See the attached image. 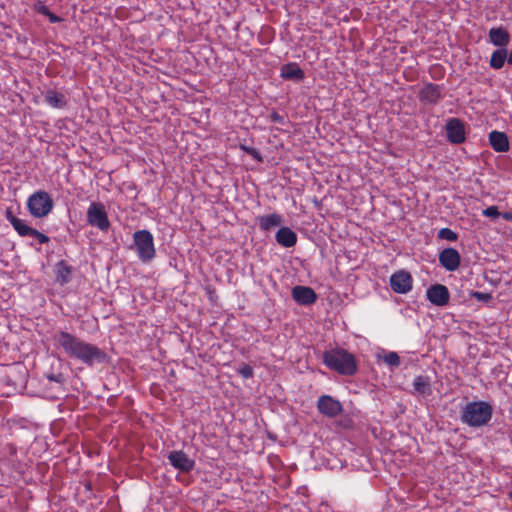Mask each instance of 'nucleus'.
Instances as JSON below:
<instances>
[{"label": "nucleus", "mask_w": 512, "mask_h": 512, "mask_svg": "<svg viewBox=\"0 0 512 512\" xmlns=\"http://www.w3.org/2000/svg\"><path fill=\"white\" fill-rule=\"evenodd\" d=\"M53 341L55 346L61 348L67 357L78 360L89 367L107 360V354L101 348L67 331H56Z\"/></svg>", "instance_id": "nucleus-1"}, {"label": "nucleus", "mask_w": 512, "mask_h": 512, "mask_svg": "<svg viewBox=\"0 0 512 512\" xmlns=\"http://www.w3.org/2000/svg\"><path fill=\"white\" fill-rule=\"evenodd\" d=\"M323 363L342 375L352 376L357 371V364L353 354L345 349H332L323 353Z\"/></svg>", "instance_id": "nucleus-2"}, {"label": "nucleus", "mask_w": 512, "mask_h": 512, "mask_svg": "<svg viewBox=\"0 0 512 512\" xmlns=\"http://www.w3.org/2000/svg\"><path fill=\"white\" fill-rule=\"evenodd\" d=\"M493 407L486 401L467 403L461 411V421L470 427H482L492 418Z\"/></svg>", "instance_id": "nucleus-3"}, {"label": "nucleus", "mask_w": 512, "mask_h": 512, "mask_svg": "<svg viewBox=\"0 0 512 512\" xmlns=\"http://www.w3.org/2000/svg\"><path fill=\"white\" fill-rule=\"evenodd\" d=\"M133 242L137 256L142 262L147 263L155 258L154 238L150 231L145 229L136 231L133 234Z\"/></svg>", "instance_id": "nucleus-4"}, {"label": "nucleus", "mask_w": 512, "mask_h": 512, "mask_svg": "<svg viewBox=\"0 0 512 512\" xmlns=\"http://www.w3.org/2000/svg\"><path fill=\"white\" fill-rule=\"evenodd\" d=\"M26 204L29 213L35 218L46 217L54 207L50 194H30Z\"/></svg>", "instance_id": "nucleus-5"}, {"label": "nucleus", "mask_w": 512, "mask_h": 512, "mask_svg": "<svg viewBox=\"0 0 512 512\" xmlns=\"http://www.w3.org/2000/svg\"><path fill=\"white\" fill-rule=\"evenodd\" d=\"M86 217L89 225L103 232L108 231L111 226L105 206L101 202H92L87 209Z\"/></svg>", "instance_id": "nucleus-6"}, {"label": "nucleus", "mask_w": 512, "mask_h": 512, "mask_svg": "<svg viewBox=\"0 0 512 512\" xmlns=\"http://www.w3.org/2000/svg\"><path fill=\"white\" fill-rule=\"evenodd\" d=\"M443 98V87L441 85L427 82L418 91V99L425 105H436Z\"/></svg>", "instance_id": "nucleus-7"}, {"label": "nucleus", "mask_w": 512, "mask_h": 512, "mask_svg": "<svg viewBox=\"0 0 512 512\" xmlns=\"http://www.w3.org/2000/svg\"><path fill=\"white\" fill-rule=\"evenodd\" d=\"M447 140L452 144H462L466 140L465 124L459 118H450L445 125Z\"/></svg>", "instance_id": "nucleus-8"}, {"label": "nucleus", "mask_w": 512, "mask_h": 512, "mask_svg": "<svg viewBox=\"0 0 512 512\" xmlns=\"http://www.w3.org/2000/svg\"><path fill=\"white\" fill-rule=\"evenodd\" d=\"M317 409L328 418H335L343 412L341 402L330 395H322L318 398Z\"/></svg>", "instance_id": "nucleus-9"}, {"label": "nucleus", "mask_w": 512, "mask_h": 512, "mask_svg": "<svg viewBox=\"0 0 512 512\" xmlns=\"http://www.w3.org/2000/svg\"><path fill=\"white\" fill-rule=\"evenodd\" d=\"M412 284V276L405 270L396 271L390 276V287L395 293H408L412 289Z\"/></svg>", "instance_id": "nucleus-10"}, {"label": "nucleus", "mask_w": 512, "mask_h": 512, "mask_svg": "<svg viewBox=\"0 0 512 512\" xmlns=\"http://www.w3.org/2000/svg\"><path fill=\"white\" fill-rule=\"evenodd\" d=\"M427 299L435 306H445L449 302L450 294L446 286L442 284L431 285L426 291Z\"/></svg>", "instance_id": "nucleus-11"}, {"label": "nucleus", "mask_w": 512, "mask_h": 512, "mask_svg": "<svg viewBox=\"0 0 512 512\" xmlns=\"http://www.w3.org/2000/svg\"><path fill=\"white\" fill-rule=\"evenodd\" d=\"M168 460L174 468L182 472H190L195 467V461L190 459L182 450L171 451L168 454Z\"/></svg>", "instance_id": "nucleus-12"}, {"label": "nucleus", "mask_w": 512, "mask_h": 512, "mask_svg": "<svg viewBox=\"0 0 512 512\" xmlns=\"http://www.w3.org/2000/svg\"><path fill=\"white\" fill-rule=\"evenodd\" d=\"M439 262L447 271H455L461 263V256L454 248H445L439 253Z\"/></svg>", "instance_id": "nucleus-13"}, {"label": "nucleus", "mask_w": 512, "mask_h": 512, "mask_svg": "<svg viewBox=\"0 0 512 512\" xmlns=\"http://www.w3.org/2000/svg\"><path fill=\"white\" fill-rule=\"evenodd\" d=\"M292 297L300 305H310L317 300L315 291L306 286H295L292 289Z\"/></svg>", "instance_id": "nucleus-14"}, {"label": "nucleus", "mask_w": 512, "mask_h": 512, "mask_svg": "<svg viewBox=\"0 0 512 512\" xmlns=\"http://www.w3.org/2000/svg\"><path fill=\"white\" fill-rule=\"evenodd\" d=\"M280 76L285 80L300 82L305 78V72L295 62H289L282 65Z\"/></svg>", "instance_id": "nucleus-15"}, {"label": "nucleus", "mask_w": 512, "mask_h": 512, "mask_svg": "<svg viewBox=\"0 0 512 512\" xmlns=\"http://www.w3.org/2000/svg\"><path fill=\"white\" fill-rule=\"evenodd\" d=\"M55 281L61 286L68 284L72 278L73 268L66 261L61 260L54 266Z\"/></svg>", "instance_id": "nucleus-16"}, {"label": "nucleus", "mask_w": 512, "mask_h": 512, "mask_svg": "<svg viewBox=\"0 0 512 512\" xmlns=\"http://www.w3.org/2000/svg\"><path fill=\"white\" fill-rule=\"evenodd\" d=\"M44 101L47 105L56 109H63L68 104L67 96L55 89H48L44 94Z\"/></svg>", "instance_id": "nucleus-17"}, {"label": "nucleus", "mask_w": 512, "mask_h": 512, "mask_svg": "<svg viewBox=\"0 0 512 512\" xmlns=\"http://www.w3.org/2000/svg\"><path fill=\"white\" fill-rule=\"evenodd\" d=\"M488 36L489 41L493 45L500 48L506 47L510 42V34L507 29L502 26L491 28L489 30Z\"/></svg>", "instance_id": "nucleus-18"}, {"label": "nucleus", "mask_w": 512, "mask_h": 512, "mask_svg": "<svg viewBox=\"0 0 512 512\" xmlns=\"http://www.w3.org/2000/svg\"><path fill=\"white\" fill-rule=\"evenodd\" d=\"M489 143L496 152H507L509 150V140L504 132L494 130L489 134Z\"/></svg>", "instance_id": "nucleus-19"}, {"label": "nucleus", "mask_w": 512, "mask_h": 512, "mask_svg": "<svg viewBox=\"0 0 512 512\" xmlns=\"http://www.w3.org/2000/svg\"><path fill=\"white\" fill-rule=\"evenodd\" d=\"M275 238L277 243L285 248H290L297 242L296 233L288 227H281L277 231Z\"/></svg>", "instance_id": "nucleus-20"}, {"label": "nucleus", "mask_w": 512, "mask_h": 512, "mask_svg": "<svg viewBox=\"0 0 512 512\" xmlns=\"http://www.w3.org/2000/svg\"><path fill=\"white\" fill-rule=\"evenodd\" d=\"M505 61L508 62V51L505 48H499L492 53L489 65L491 68L499 70L504 66Z\"/></svg>", "instance_id": "nucleus-21"}, {"label": "nucleus", "mask_w": 512, "mask_h": 512, "mask_svg": "<svg viewBox=\"0 0 512 512\" xmlns=\"http://www.w3.org/2000/svg\"><path fill=\"white\" fill-rule=\"evenodd\" d=\"M282 222V218L280 215L273 213L267 216H263L259 219L260 228L262 230L268 231L273 227L279 226Z\"/></svg>", "instance_id": "nucleus-22"}, {"label": "nucleus", "mask_w": 512, "mask_h": 512, "mask_svg": "<svg viewBox=\"0 0 512 512\" xmlns=\"http://www.w3.org/2000/svg\"><path fill=\"white\" fill-rule=\"evenodd\" d=\"M413 387L415 391L420 395H430L431 394V386L427 377L417 376L414 379Z\"/></svg>", "instance_id": "nucleus-23"}, {"label": "nucleus", "mask_w": 512, "mask_h": 512, "mask_svg": "<svg viewBox=\"0 0 512 512\" xmlns=\"http://www.w3.org/2000/svg\"><path fill=\"white\" fill-rule=\"evenodd\" d=\"M21 237H34L35 239H37V241L40 243V244H46L50 241V238L39 232L38 230L32 228L31 226L29 225H26L25 228L22 230V232L20 233Z\"/></svg>", "instance_id": "nucleus-24"}, {"label": "nucleus", "mask_w": 512, "mask_h": 512, "mask_svg": "<svg viewBox=\"0 0 512 512\" xmlns=\"http://www.w3.org/2000/svg\"><path fill=\"white\" fill-rule=\"evenodd\" d=\"M5 217L7 219V221L13 226V228L15 229V231L18 233V235H20V233L22 232V230L25 228V226L27 225L26 222L18 217H16L14 214H13V211L11 208H7L6 211H5Z\"/></svg>", "instance_id": "nucleus-25"}, {"label": "nucleus", "mask_w": 512, "mask_h": 512, "mask_svg": "<svg viewBox=\"0 0 512 512\" xmlns=\"http://www.w3.org/2000/svg\"><path fill=\"white\" fill-rule=\"evenodd\" d=\"M239 148L242 151H244L245 153H247L250 156H252V158L254 160H256L258 163H263L264 159H263L261 153L259 152V150H257L256 148H254L252 146H249L246 143H240L239 144Z\"/></svg>", "instance_id": "nucleus-26"}, {"label": "nucleus", "mask_w": 512, "mask_h": 512, "mask_svg": "<svg viewBox=\"0 0 512 512\" xmlns=\"http://www.w3.org/2000/svg\"><path fill=\"white\" fill-rule=\"evenodd\" d=\"M437 236L439 239L448 240L451 242H454L458 239L457 233L450 228H441Z\"/></svg>", "instance_id": "nucleus-27"}, {"label": "nucleus", "mask_w": 512, "mask_h": 512, "mask_svg": "<svg viewBox=\"0 0 512 512\" xmlns=\"http://www.w3.org/2000/svg\"><path fill=\"white\" fill-rule=\"evenodd\" d=\"M500 213L497 206H489L482 211V215L496 221L500 217Z\"/></svg>", "instance_id": "nucleus-28"}, {"label": "nucleus", "mask_w": 512, "mask_h": 512, "mask_svg": "<svg viewBox=\"0 0 512 512\" xmlns=\"http://www.w3.org/2000/svg\"><path fill=\"white\" fill-rule=\"evenodd\" d=\"M384 361L387 365L398 367L400 365V357L396 352H389L385 355Z\"/></svg>", "instance_id": "nucleus-29"}, {"label": "nucleus", "mask_w": 512, "mask_h": 512, "mask_svg": "<svg viewBox=\"0 0 512 512\" xmlns=\"http://www.w3.org/2000/svg\"><path fill=\"white\" fill-rule=\"evenodd\" d=\"M238 372L245 379H249V378L253 377V369L250 365H247V364L242 365Z\"/></svg>", "instance_id": "nucleus-30"}, {"label": "nucleus", "mask_w": 512, "mask_h": 512, "mask_svg": "<svg viewBox=\"0 0 512 512\" xmlns=\"http://www.w3.org/2000/svg\"><path fill=\"white\" fill-rule=\"evenodd\" d=\"M34 10H35L37 13H39V14H41V15H43V16H47V14H48V13H49V11H50V10H49V8H48L44 3L40 2V1H39V2H37V3H35V5H34Z\"/></svg>", "instance_id": "nucleus-31"}, {"label": "nucleus", "mask_w": 512, "mask_h": 512, "mask_svg": "<svg viewBox=\"0 0 512 512\" xmlns=\"http://www.w3.org/2000/svg\"><path fill=\"white\" fill-rule=\"evenodd\" d=\"M473 297L482 302H489L492 299L491 294L479 291L474 292Z\"/></svg>", "instance_id": "nucleus-32"}, {"label": "nucleus", "mask_w": 512, "mask_h": 512, "mask_svg": "<svg viewBox=\"0 0 512 512\" xmlns=\"http://www.w3.org/2000/svg\"><path fill=\"white\" fill-rule=\"evenodd\" d=\"M270 121L273 122V123H278L280 125H284L285 124V118L284 116L280 115L278 112L276 111H273L270 116Z\"/></svg>", "instance_id": "nucleus-33"}, {"label": "nucleus", "mask_w": 512, "mask_h": 512, "mask_svg": "<svg viewBox=\"0 0 512 512\" xmlns=\"http://www.w3.org/2000/svg\"><path fill=\"white\" fill-rule=\"evenodd\" d=\"M46 17H48V19L51 23H59L62 21L61 17L57 16L56 14L52 13L51 11H49V13L47 14Z\"/></svg>", "instance_id": "nucleus-34"}, {"label": "nucleus", "mask_w": 512, "mask_h": 512, "mask_svg": "<svg viewBox=\"0 0 512 512\" xmlns=\"http://www.w3.org/2000/svg\"><path fill=\"white\" fill-rule=\"evenodd\" d=\"M500 217L505 221L512 222V211L501 212Z\"/></svg>", "instance_id": "nucleus-35"}, {"label": "nucleus", "mask_w": 512, "mask_h": 512, "mask_svg": "<svg viewBox=\"0 0 512 512\" xmlns=\"http://www.w3.org/2000/svg\"><path fill=\"white\" fill-rule=\"evenodd\" d=\"M48 379L50 381H54V382L60 383L62 381V376L60 374L59 375H50V376H48Z\"/></svg>", "instance_id": "nucleus-36"}, {"label": "nucleus", "mask_w": 512, "mask_h": 512, "mask_svg": "<svg viewBox=\"0 0 512 512\" xmlns=\"http://www.w3.org/2000/svg\"><path fill=\"white\" fill-rule=\"evenodd\" d=\"M508 498L512 501V490L508 493Z\"/></svg>", "instance_id": "nucleus-37"}, {"label": "nucleus", "mask_w": 512, "mask_h": 512, "mask_svg": "<svg viewBox=\"0 0 512 512\" xmlns=\"http://www.w3.org/2000/svg\"><path fill=\"white\" fill-rule=\"evenodd\" d=\"M313 202H314L316 205H318V201H317V199H316V198H313Z\"/></svg>", "instance_id": "nucleus-38"}]
</instances>
